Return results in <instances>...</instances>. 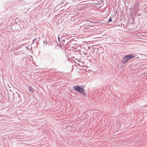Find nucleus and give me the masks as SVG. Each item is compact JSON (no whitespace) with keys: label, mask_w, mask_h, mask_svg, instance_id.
Wrapping results in <instances>:
<instances>
[{"label":"nucleus","mask_w":147,"mask_h":147,"mask_svg":"<svg viewBox=\"0 0 147 147\" xmlns=\"http://www.w3.org/2000/svg\"><path fill=\"white\" fill-rule=\"evenodd\" d=\"M135 55L134 54H128L125 55L122 61V63L124 64L127 63L130 59L134 58Z\"/></svg>","instance_id":"f257e3e1"},{"label":"nucleus","mask_w":147,"mask_h":147,"mask_svg":"<svg viewBox=\"0 0 147 147\" xmlns=\"http://www.w3.org/2000/svg\"><path fill=\"white\" fill-rule=\"evenodd\" d=\"M75 90L76 91L84 95V96H86V93L84 91V89L82 87H80L78 85H76L73 86Z\"/></svg>","instance_id":"f03ea898"},{"label":"nucleus","mask_w":147,"mask_h":147,"mask_svg":"<svg viewBox=\"0 0 147 147\" xmlns=\"http://www.w3.org/2000/svg\"><path fill=\"white\" fill-rule=\"evenodd\" d=\"M73 41V40H70L69 41V39L65 38V42L63 43V45L68 44V45H71L72 42Z\"/></svg>","instance_id":"7ed1b4c3"},{"label":"nucleus","mask_w":147,"mask_h":147,"mask_svg":"<svg viewBox=\"0 0 147 147\" xmlns=\"http://www.w3.org/2000/svg\"><path fill=\"white\" fill-rule=\"evenodd\" d=\"M14 94L16 97H18V98H19V100L20 101H22V97L20 96V94L18 92H16L15 93H14Z\"/></svg>","instance_id":"20e7f679"},{"label":"nucleus","mask_w":147,"mask_h":147,"mask_svg":"<svg viewBox=\"0 0 147 147\" xmlns=\"http://www.w3.org/2000/svg\"><path fill=\"white\" fill-rule=\"evenodd\" d=\"M28 90L32 92L33 93L34 91V89L32 88L31 87L29 86L28 88Z\"/></svg>","instance_id":"39448f33"},{"label":"nucleus","mask_w":147,"mask_h":147,"mask_svg":"<svg viewBox=\"0 0 147 147\" xmlns=\"http://www.w3.org/2000/svg\"><path fill=\"white\" fill-rule=\"evenodd\" d=\"M84 27L86 28V29H88L90 28V25H88L87 24H85L84 25Z\"/></svg>","instance_id":"423d86ee"},{"label":"nucleus","mask_w":147,"mask_h":147,"mask_svg":"<svg viewBox=\"0 0 147 147\" xmlns=\"http://www.w3.org/2000/svg\"><path fill=\"white\" fill-rule=\"evenodd\" d=\"M19 52H17L14 53V55H20V54L19 53Z\"/></svg>","instance_id":"0eeeda50"},{"label":"nucleus","mask_w":147,"mask_h":147,"mask_svg":"<svg viewBox=\"0 0 147 147\" xmlns=\"http://www.w3.org/2000/svg\"><path fill=\"white\" fill-rule=\"evenodd\" d=\"M61 41H62V43L63 44V43L65 42V39H63Z\"/></svg>","instance_id":"6e6552de"},{"label":"nucleus","mask_w":147,"mask_h":147,"mask_svg":"<svg viewBox=\"0 0 147 147\" xmlns=\"http://www.w3.org/2000/svg\"><path fill=\"white\" fill-rule=\"evenodd\" d=\"M112 21V19L111 18H110L109 19V20L107 22H108L109 23L110 22H111Z\"/></svg>","instance_id":"1a4fd4ad"},{"label":"nucleus","mask_w":147,"mask_h":147,"mask_svg":"<svg viewBox=\"0 0 147 147\" xmlns=\"http://www.w3.org/2000/svg\"><path fill=\"white\" fill-rule=\"evenodd\" d=\"M60 35L58 36V41L59 42L60 41Z\"/></svg>","instance_id":"9d476101"},{"label":"nucleus","mask_w":147,"mask_h":147,"mask_svg":"<svg viewBox=\"0 0 147 147\" xmlns=\"http://www.w3.org/2000/svg\"><path fill=\"white\" fill-rule=\"evenodd\" d=\"M65 38H64V37H62V36H61V40H62L63 39H65Z\"/></svg>","instance_id":"9b49d317"},{"label":"nucleus","mask_w":147,"mask_h":147,"mask_svg":"<svg viewBox=\"0 0 147 147\" xmlns=\"http://www.w3.org/2000/svg\"><path fill=\"white\" fill-rule=\"evenodd\" d=\"M35 40H36V39H35V40H33V41H32V43H33L34 42Z\"/></svg>","instance_id":"f8f14e48"},{"label":"nucleus","mask_w":147,"mask_h":147,"mask_svg":"<svg viewBox=\"0 0 147 147\" xmlns=\"http://www.w3.org/2000/svg\"><path fill=\"white\" fill-rule=\"evenodd\" d=\"M45 43V41H43L44 44Z\"/></svg>","instance_id":"ddd939ff"},{"label":"nucleus","mask_w":147,"mask_h":147,"mask_svg":"<svg viewBox=\"0 0 147 147\" xmlns=\"http://www.w3.org/2000/svg\"><path fill=\"white\" fill-rule=\"evenodd\" d=\"M47 43H46V44H45V45H47Z\"/></svg>","instance_id":"4468645a"}]
</instances>
